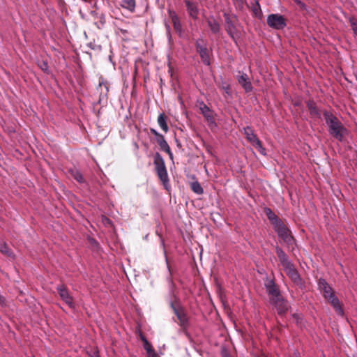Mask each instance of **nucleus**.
Returning <instances> with one entry per match:
<instances>
[{
  "mask_svg": "<svg viewBox=\"0 0 357 357\" xmlns=\"http://www.w3.org/2000/svg\"><path fill=\"white\" fill-rule=\"evenodd\" d=\"M265 287L269 297L270 304L272 305L277 311L278 314L284 315L289 310L290 305L287 299L281 294L280 290L273 280H270Z\"/></svg>",
  "mask_w": 357,
  "mask_h": 357,
  "instance_id": "obj_1",
  "label": "nucleus"
},
{
  "mask_svg": "<svg viewBox=\"0 0 357 357\" xmlns=\"http://www.w3.org/2000/svg\"><path fill=\"white\" fill-rule=\"evenodd\" d=\"M264 212L278 236L284 243L289 245L291 244L294 241V237L289 229L284 224L282 220L270 208H265Z\"/></svg>",
  "mask_w": 357,
  "mask_h": 357,
  "instance_id": "obj_2",
  "label": "nucleus"
},
{
  "mask_svg": "<svg viewBox=\"0 0 357 357\" xmlns=\"http://www.w3.org/2000/svg\"><path fill=\"white\" fill-rule=\"evenodd\" d=\"M326 123L328 127V131L329 134L342 142L347 132V129L343 126L339 119L330 111L324 110L323 112Z\"/></svg>",
  "mask_w": 357,
  "mask_h": 357,
  "instance_id": "obj_3",
  "label": "nucleus"
},
{
  "mask_svg": "<svg viewBox=\"0 0 357 357\" xmlns=\"http://www.w3.org/2000/svg\"><path fill=\"white\" fill-rule=\"evenodd\" d=\"M153 164L159 178L164 183V185L167 184L169 183L167 171L165 167L164 159L159 153H156L155 154Z\"/></svg>",
  "mask_w": 357,
  "mask_h": 357,
  "instance_id": "obj_4",
  "label": "nucleus"
},
{
  "mask_svg": "<svg viewBox=\"0 0 357 357\" xmlns=\"http://www.w3.org/2000/svg\"><path fill=\"white\" fill-rule=\"evenodd\" d=\"M223 17L225 22V31L231 38L234 39L237 34V29L235 25L237 17L236 15H230L228 13H224Z\"/></svg>",
  "mask_w": 357,
  "mask_h": 357,
  "instance_id": "obj_5",
  "label": "nucleus"
},
{
  "mask_svg": "<svg viewBox=\"0 0 357 357\" xmlns=\"http://www.w3.org/2000/svg\"><path fill=\"white\" fill-rule=\"evenodd\" d=\"M268 25L275 29L280 30L287 26L286 20L280 14H270L267 17Z\"/></svg>",
  "mask_w": 357,
  "mask_h": 357,
  "instance_id": "obj_6",
  "label": "nucleus"
},
{
  "mask_svg": "<svg viewBox=\"0 0 357 357\" xmlns=\"http://www.w3.org/2000/svg\"><path fill=\"white\" fill-rule=\"evenodd\" d=\"M195 46L202 62L205 65L209 66L211 64V61L205 40L202 38H198L196 40Z\"/></svg>",
  "mask_w": 357,
  "mask_h": 357,
  "instance_id": "obj_7",
  "label": "nucleus"
},
{
  "mask_svg": "<svg viewBox=\"0 0 357 357\" xmlns=\"http://www.w3.org/2000/svg\"><path fill=\"white\" fill-rule=\"evenodd\" d=\"M57 291L61 298L70 307L74 308L75 304L73 297L70 295L66 287L64 284L58 285Z\"/></svg>",
  "mask_w": 357,
  "mask_h": 357,
  "instance_id": "obj_8",
  "label": "nucleus"
},
{
  "mask_svg": "<svg viewBox=\"0 0 357 357\" xmlns=\"http://www.w3.org/2000/svg\"><path fill=\"white\" fill-rule=\"evenodd\" d=\"M170 305L174 314L179 320L181 326L183 327H185L188 324V318L184 309L181 307H178L175 306L172 302L171 303Z\"/></svg>",
  "mask_w": 357,
  "mask_h": 357,
  "instance_id": "obj_9",
  "label": "nucleus"
},
{
  "mask_svg": "<svg viewBox=\"0 0 357 357\" xmlns=\"http://www.w3.org/2000/svg\"><path fill=\"white\" fill-rule=\"evenodd\" d=\"M318 288L326 299L335 294L331 287L324 278H320L318 280Z\"/></svg>",
  "mask_w": 357,
  "mask_h": 357,
  "instance_id": "obj_10",
  "label": "nucleus"
},
{
  "mask_svg": "<svg viewBox=\"0 0 357 357\" xmlns=\"http://www.w3.org/2000/svg\"><path fill=\"white\" fill-rule=\"evenodd\" d=\"M275 252L284 270L294 265L293 262L289 259L288 256L281 248L276 246Z\"/></svg>",
  "mask_w": 357,
  "mask_h": 357,
  "instance_id": "obj_11",
  "label": "nucleus"
},
{
  "mask_svg": "<svg viewBox=\"0 0 357 357\" xmlns=\"http://www.w3.org/2000/svg\"><path fill=\"white\" fill-rule=\"evenodd\" d=\"M289 278L297 285H302V279L294 265L284 270Z\"/></svg>",
  "mask_w": 357,
  "mask_h": 357,
  "instance_id": "obj_12",
  "label": "nucleus"
},
{
  "mask_svg": "<svg viewBox=\"0 0 357 357\" xmlns=\"http://www.w3.org/2000/svg\"><path fill=\"white\" fill-rule=\"evenodd\" d=\"M199 109L208 122L214 123L213 112L203 101L199 104Z\"/></svg>",
  "mask_w": 357,
  "mask_h": 357,
  "instance_id": "obj_13",
  "label": "nucleus"
},
{
  "mask_svg": "<svg viewBox=\"0 0 357 357\" xmlns=\"http://www.w3.org/2000/svg\"><path fill=\"white\" fill-rule=\"evenodd\" d=\"M187 10L191 17L196 20L198 17L199 9L195 2L190 0H184Z\"/></svg>",
  "mask_w": 357,
  "mask_h": 357,
  "instance_id": "obj_14",
  "label": "nucleus"
},
{
  "mask_svg": "<svg viewBox=\"0 0 357 357\" xmlns=\"http://www.w3.org/2000/svg\"><path fill=\"white\" fill-rule=\"evenodd\" d=\"M238 83L242 86L246 92H250L252 90V86L249 80L248 75L243 73L237 77Z\"/></svg>",
  "mask_w": 357,
  "mask_h": 357,
  "instance_id": "obj_15",
  "label": "nucleus"
},
{
  "mask_svg": "<svg viewBox=\"0 0 357 357\" xmlns=\"http://www.w3.org/2000/svg\"><path fill=\"white\" fill-rule=\"evenodd\" d=\"M326 299L330 302L338 314L341 316L344 315V310L340 305L338 298L335 296V294Z\"/></svg>",
  "mask_w": 357,
  "mask_h": 357,
  "instance_id": "obj_16",
  "label": "nucleus"
},
{
  "mask_svg": "<svg viewBox=\"0 0 357 357\" xmlns=\"http://www.w3.org/2000/svg\"><path fill=\"white\" fill-rule=\"evenodd\" d=\"M244 134L246 137L247 140L252 145H253L257 141L259 140V138L257 137V135L255 134L253 129L250 126H247L246 128H244Z\"/></svg>",
  "mask_w": 357,
  "mask_h": 357,
  "instance_id": "obj_17",
  "label": "nucleus"
},
{
  "mask_svg": "<svg viewBox=\"0 0 357 357\" xmlns=\"http://www.w3.org/2000/svg\"><path fill=\"white\" fill-rule=\"evenodd\" d=\"M98 89L100 91V96L107 97L109 91V84L102 77H100Z\"/></svg>",
  "mask_w": 357,
  "mask_h": 357,
  "instance_id": "obj_18",
  "label": "nucleus"
},
{
  "mask_svg": "<svg viewBox=\"0 0 357 357\" xmlns=\"http://www.w3.org/2000/svg\"><path fill=\"white\" fill-rule=\"evenodd\" d=\"M307 107L310 110V114L312 116H316L317 118H321V111L316 105V103L312 100H308L306 102Z\"/></svg>",
  "mask_w": 357,
  "mask_h": 357,
  "instance_id": "obj_19",
  "label": "nucleus"
},
{
  "mask_svg": "<svg viewBox=\"0 0 357 357\" xmlns=\"http://www.w3.org/2000/svg\"><path fill=\"white\" fill-rule=\"evenodd\" d=\"M171 18L172 20L174 29L179 34V36H181L183 33V28L178 17L175 13H171Z\"/></svg>",
  "mask_w": 357,
  "mask_h": 357,
  "instance_id": "obj_20",
  "label": "nucleus"
},
{
  "mask_svg": "<svg viewBox=\"0 0 357 357\" xmlns=\"http://www.w3.org/2000/svg\"><path fill=\"white\" fill-rule=\"evenodd\" d=\"M157 121L161 129L167 133L169 131L167 116L164 113H161L159 114Z\"/></svg>",
  "mask_w": 357,
  "mask_h": 357,
  "instance_id": "obj_21",
  "label": "nucleus"
},
{
  "mask_svg": "<svg viewBox=\"0 0 357 357\" xmlns=\"http://www.w3.org/2000/svg\"><path fill=\"white\" fill-rule=\"evenodd\" d=\"M0 252L12 259L15 257L14 252L8 248L7 243L2 240H0Z\"/></svg>",
  "mask_w": 357,
  "mask_h": 357,
  "instance_id": "obj_22",
  "label": "nucleus"
},
{
  "mask_svg": "<svg viewBox=\"0 0 357 357\" xmlns=\"http://www.w3.org/2000/svg\"><path fill=\"white\" fill-rule=\"evenodd\" d=\"M192 178L195 180L190 183L192 190L197 195H202L204 193L203 188L201 186L198 181L196 180L195 176H192Z\"/></svg>",
  "mask_w": 357,
  "mask_h": 357,
  "instance_id": "obj_23",
  "label": "nucleus"
},
{
  "mask_svg": "<svg viewBox=\"0 0 357 357\" xmlns=\"http://www.w3.org/2000/svg\"><path fill=\"white\" fill-rule=\"evenodd\" d=\"M207 24H208V26L210 27L211 31L213 33H218L220 32V24L213 17H211V18L207 20Z\"/></svg>",
  "mask_w": 357,
  "mask_h": 357,
  "instance_id": "obj_24",
  "label": "nucleus"
},
{
  "mask_svg": "<svg viewBox=\"0 0 357 357\" xmlns=\"http://www.w3.org/2000/svg\"><path fill=\"white\" fill-rule=\"evenodd\" d=\"M122 8L133 12L135 9V0H122L121 3Z\"/></svg>",
  "mask_w": 357,
  "mask_h": 357,
  "instance_id": "obj_25",
  "label": "nucleus"
},
{
  "mask_svg": "<svg viewBox=\"0 0 357 357\" xmlns=\"http://www.w3.org/2000/svg\"><path fill=\"white\" fill-rule=\"evenodd\" d=\"M158 145L160 146V150L166 152L169 155L170 159L172 160L173 159V153H172L171 149H170L169 144H167V141H165L162 143H160V144H158Z\"/></svg>",
  "mask_w": 357,
  "mask_h": 357,
  "instance_id": "obj_26",
  "label": "nucleus"
},
{
  "mask_svg": "<svg viewBox=\"0 0 357 357\" xmlns=\"http://www.w3.org/2000/svg\"><path fill=\"white\" fill-rule=\"evenodd\" d=\"M158 145L160 146V150L166 152L169 155L170 159L172 160L173 159V153H172L171 149H170L169 144H167V141H165L162 143H160V144H158Z\"/></svg>",
  "mask_w": 357,
  "mask_h": 357,
  "instance_id": "obj_27",
  "label": "nucleus"
},
{
  "mask_svg": "<svg viewBox=\"0 0 357 357\" xmlns=\"http://www.w3.org/2000/svg\"><path fill=\"white\" fill-rule=\"evenodd\" d=\"M72 175H73V178L79 183L84 182L83 175L79 171H78V170L73 171L72 173Z\"/></svg>",
  "mask_w": 357,
  "mask_h": 357,
  "instance_id": "obj_28",
  "label": "nucleus"
},
{
  "mask_svg": "<svg viewBox=\"0 0 357 357\" xmlns=\"http://www.w3.org/2000/svg\"><path fill=\"white\" fill-rule=\"evenodd\" d=\"M252 146L254 147H255L261 155H266V149L262 146V144H261V142L260 140L257 141Z\"/></svg>",
  "mask_w": 357,
  "mask_h": 357,
  "instance_id": "obj_29",
  "label": "nucleus"
},
{
  "mask_svg": "<svg viewBox=\"0 0 357 357\" xmlns=\"http://www.w3.org/2000/svg\"><path fill=\"white\" fill-rule=\"evenodd\" d=\"M252 146L254 147H255L261 155H266V149L262 146V144H261V142L260 140L257 141Z\"/></svg>",
  "mask_w": 357,
  "mask_h": 357,
  "instance_id": "obj_30",
  "label": "nucleus"
},
{
  "mask_svg": "<svg viewBox=\"0 0 357 357\" xmlns=\"http://www.w3.org/2000/svg\"><path fill=\"white\" fill-rule=\"evenodd\" d=\"M143 346L144 349L146 351L148 356L155 351L153 349L152 344L148 340L145 341Z\"/></svg>",
  "mask_w": 357,
  "mask_h": 357,
  "instance_id": "obj_31",
  "label": "nucleus"
},
{
  "mask_svg": "<svg viewBox=\"0 0 357 357\" xmlns=\"http://www.w3.org/2000/svg\"><path fill=\"white\" fill-rule=\"evenodd\" d=\"M349 22L351 24V29L354 33V36L357 37V21L354 17L349 18Z\"/></svg>",
  "mask_w": 357,
  "mask_h": 357,
  "instance_id": "obj_32",
  "label": "nucleus"
},
{
  "mask_svg": "<svg viewBox=\"0 0 357 357\" xmlns=\"http://www.w3.org/2000/svg\"><path fill=\"white\" fill-rule=\"evenodd\" d=\"M87 45L93 50L100 51L102 49L101 45L96 44L95 42H91Z\"/></svg>",
  "mask_w": 357,
  "mask_h": 357,
  "instance_id": "obj_33",
  "label": "nucleus"
},
{
  "mask_svg": "<svg viewBox=\"0 0 357 357\" xmlns=\"http://www.w3.org/2000/svg\"><path fill=\"white\" fill-rule=\"evenodd\" d=\"M40 68H41L42 70H43L44 72H47L48 71V63L47 61H42L41 63L40 64Z\"/></svg>",
  "mask_w": 357,
  "mask_h": 357,
  "instance_id": "obj_34",
  "label": "nucleus"
},
{
  "mask_svg": "<svg viewBox=\"0 0 357 357\" xmlns=\"http://www.w3.org/2000/svg\"><path fill=\"white\" fill-rule=\"evenodd\" d=\"M156 142L158 144L165 142V137L162 134H159L156 137Z\"/></svg>",
  "mask_w": 357,
  "mask_h": 357,
  "instance_id": "obj_35",
  "label": "nucleus"
},
{
  "mask_svg": "<svg viewBox=\"0 0 357 357\" xmlns=\"http://www.w3.org/2000/svg\"><path fill=\"white\" fill-rule=\"evenodd\" d=\"M0 305L1 306H6V298L0 294Z\"/></svg>",
  "mask_w": 357,
  "mask_h": 357,
  "instance_id": "obj_36",
  "label": "nucleus"
},
{
  "mask_svg": "<svg viewBox=\"0 0 357 357\" xmlns=\"http://www.w3.org/2000/svg\"><path fill=\"white\" fill-rule=\"evenodd\" d=\"M294 3H296L298 6H299L301 8H305V4L301 1V0H293Z\"/></svg>",
  "mask_w": 357,
  "mask_h": 357,
  "instance_id": "obj_37",
  "label": "nucleus"
},
{
  "mask_svg": "<svg viewBox=\"0 0 357 357\" xmlns=\"http://www.w3.org/2000/svg\"><path fill=\"white\" fill-rule=\"evenodd\" d=\"M223 90L226 93L229 94L231 93L230 86L229 84L224 85L222 86Z\"/></svg>",
  "mask_w": 357,
  "mask_h": 357,
  "instance_id": "obj_38",
  "label": "nucleus"
},
{
  "mask_svg": "<svg viewBox=\"0 0 357 357\" xmlns=\"http://www.w3.org/2000/svg\"><path fill=\"white\" fill-rule=\"evenodd\" d=\"M260 10V6L258 2L256 3V6L253 8V12L257 15Z\"/></svg>",
  "mask_w": 357,
  "mask_h": 357,
  "instance_id": "obj_39",
  "label": "nucleus"
},
{
  "mask_svg": "<svg viewBox=\"0 0 357 357\" xmlns=\"http://www.w3.org/2000/svg\"><path fill=\"white\" fill-rule=\"evenodd\" d=\"M292 316L296 319L297 324H299L300 320L302 319L301 316L297 314H294Z\"/></svg>",
  "mask_w": 357,
  "mask_h": 357,
  "instance_id": "obj_40",
  "label": "nucleus"
},
{
  "mask_svg": "<svg viewBox=\"0 0 357 357\" xmlns=\"http://www.w3.org/2000/svg\"><path fill=\"white\" fill-rule=\"evenodd\" d=\"M165 261H166V264H167V267L168 272L169 273V275H171L172 273H171L170 267H169V265L168 259H167V257L166 255H165Z\"/></svg>",
  "mask_w": 357,
  "mask_h": 357,
  "instance_id": "obj_41",
  "label": "nucleus"
},
{
  "mask_svg": "<svg viewBox=\"0 0 357 357\" xmlns=\"http://www.w3.org/2000/svg\"><path fill=\"white\" fill-rule=\"evenodd\" d=\"M151 132L156 137L160 133L154 128H151Z\"/></svg>",
  "mask_w": 357,
  "mask_h": 357,
  "instance_id": "obj_42",
  "label": "nucleus"
},
{
  "mask_svg": "<svg viewBox=\"0 0 357 357\" xmlns=\"http://www.w3.org/2000/svg\"><path fill=\"white\" fill-rule=\"evenodd\" d=\"M166 28H167V34H168L169 37L170 38V26H169V25L167 24Z\"/></svg>",
  "mask_w": 357,
  "mask_h": 357,
  "instance_id": "obj_43",
  "label": "nucleus"
},
{
  "mask_svg": "<svg viewBox=\"0 0 357 357\" xmlns=\"http://www.w3.org/2000/svg\"><path fill=\"white\" fill-rule=\"evenodd\" d=\"M140 338L142 340L143 343H145V341L148 340L146 337L142 334L140 335Z\"/></svg>",
  "mask_w": 357,
  "mask_h": 357,
  "instance_id": "obj_44",
  "label": "nucleus"
},
{
  "mask_svg": "<svg viewBox=\"0 0 357 357\" xmlns=\"http://www.w3.org/2000/svg\"><path fill=\"white\" fill-rule=\"evenodd\" d=\"M149 357H158V354L155 351L153 352L152 354L149 355Z\"/></svg>",
  "mask_w": 357,
  "mask_h": 357,
  "instance_id": "obj_45",
  "label": "nucleus"
},
{
  "mask_svg": "<svg viewBox=\"0 0 357 357\" xmlns=\"http://www.w3.org/2000/svg\"><path fill=\"white\" fill-rule=\"evenodd\" d=\"M168 280H169V283H170L171 284H173L172 280L171 279V278H170V277H169V278H168Z\"/></svg>",
  "mask_w": 357,
  "mask_h": 357,
  "instance_id": "obj_46",
  "label": "nucleus"
},
{
  "mask_svg": "<svg viewBox=\"0 0 357 357\" xmlns=\"http://www.w3.org/2000/svg\"><path fill=\"white\" fill-rule=\"evenodd\" d=\"M91 357H99V356L98 354H96V355L92 356Z\"/></svg>",
  "mask_w": 357,
  "mask_h": 357,
  "instance_id": "obj_47",
  "label": "nucleus"
}]
</instances>
